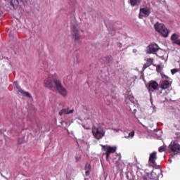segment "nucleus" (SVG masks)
<instances>
[{
  "mask_svg": "<svg viewBox=\"0 0 180 180\" xmlns=\"http://www.w3.org/2000/svg\"><path fill=\"white\" fill-rule=\"evenodd\" d=\"M153 61H154V59L149 58L146 60V63L143 65V70H146V68H148L150 65L153 64Z\"/></svg>",
  "mask_w": 180,
  "mask_h": 180,
  "instance_id": "17",
  "label": "nucleus"
},
{
  "mask_svg": "<svg viewBox=\"0 0 180 180\" xmlns=\"http://www.w3.org/2000/svg\"><path fill=\"white\" fill-rule=\"evenodd\" d=\"M169 148L174 153L171 154L172 157H174L176 154H180V145L179 143L172 142L169 146Z\"/></svg>",
  "mask_w": 180,
  "mask_h": 180,
  "instance_id": "7",
  "label": "nucleus"
},
{
  "mask_svg": "<svg viewBox=\"0 0 180 180\" xmlns=\"http://www.w3.org/2000/svg\"><path fill=\"white\" fill-rule=\"evenodd\" d=\"M56 88L58 92L60 94V95L64 97L67 96L68 92L67 91V89L64 86H63L61 81H59L58 84L56 86Z\"/></svg>",
  "mask_w": 180,
  "mask_h": 180,
  "instance_id": "8",
  "label": "nucleus"
},
{
  "mask_svg": "<svg viewBox=\"0 0 180 180\" xmlns=\"http://www.w3.org/2000/svg\"><path fill=\"white\" fill-rule=\"evenodd\" d=\"M112 130H114V131H115L116 133H117V131H119V129H112Z\"/></svg>",
  "mask_w": 180,
  "mask_h": 180,
  "instance_id": "33",
  "label": "nucleus"
},
{
  "mask_svg": "<svg viewBox=\"0 0 180 180\" xmlns=\"http://www.w3.org/2000/svg\"><path fill=\"white\" fill-rule=\"evenodd\" d=\"M178 37H179L178 36V34H173L171 37V41H176V40H178Z\"/></svg>",
  "mask_w": 180,
  "mask_h": 180,
  "instance_id": "20",
  "label": "nucleus"
},
{
  "mask_svg": "<svg viewBox=\"0 0 180 180\" xmlns=\"http://www.w3.org/2000/svg\"><path fill=\"white\" fill-rule=\"evenodd\" d=\"M117 46L119 47V49H122V47H123V44L120 42H117Z\"/></svg>",
  "mask_w": 180,
  "mask_h": 180,
  "instance_id": "28",
  "label": "nucleus"
},
{
  "mask_svg": "<svg viewBox=\"0 0 180 180\" xmlns=\"http://www.w3.org/2000/svg\"><path fill=\"white\" fill-rule=\"evenodd\" d=\"M158 86H160V85L155 80L150 81L146 85L147 89L150 94L153 92H155V91H158Z\"/></svg>",
  "mask_w": 180,
  "mask_h": 180,
  "instance_id": "5",
  "label": "nucleus"
},
{
  "mask_svg": "<svg viewBox=\"0 0 180 180\" xmlns=\"http://www.w3.org/2000/svg\"><path fill=\"white\" fill-rule=\"evenodd\" d=\"M74 113V109L68 110V109H62L59 111V116H63V115H71Z\"/></svg>",
  "mask_w": 180,
  "mask_h": 180,
  "instance_id": "15",
  "label": "nucleus"
},
{
  "mask_svg": "<svg viewBox=\"0 0 180 180\" xmlns=\"http://www.w3.org/2000/svg\"><path fill=\"white\" fill-rule=\"evenodd\" d=\"M161 70H162V67H161V65H158L156 68V71L158 72H161Z\"/></svg>",
  "mask_w": 180,
  "mask_h": 180,
  "instance_id": "26",
  "label": "nucleus"
},
{
  "mask_svg": "<svg viewBox=\"0 0 180 180\" xmlns=\"http://www.w3.org/2000/svg\"><path fill=\"white\" fill-rule=\"evenodd\" d=\"M85 169H86V175H88V174H89V169H91V165H89V164H86L85 166Z\"/></svg>",
  "mask_w": 180,
  "mask_h": 180,
  "instance_id": "22",
  "label": "nucleus"
},
{
  "mask_svg": "<svg viewBox=\"0 0 180 180\" xmlns=\"http://www.w3.org/2000/svg\"><path fill=\"white\" fill-rule=\"evenodd\" d=\"M25 143V137L20 138L18 139V144H23Z\"/></svg>",
  "mask_w": 180,
  "mask_h": 180,
  "instance_id": "24",
  "label": "nucleus"
},
{
  "mask_svg": "<svg viewBox=\"0 0 180 180\" xmlns=\"http://www.w3.org/2000/svg\"><path fill=\"white\" fill-rule=\"evenodd\" d=\"M5 1H8V0H5Z\"/></svg>",
  "mask_w": 180,
  "mask_h": 180,
  "instance_id": "36",
  "label": "nucleus"
},
{
  "mask_svg": "<svg viewBox=\"0 0 180 180\" xmlns=\"http://www.w3.org/2000/svg\"><path fill=\"white\" fill-rule=\"evenodd\" d=\"M22 4H23V0H11V6L14 9H18Z\"/></svg>",
  "mask_w": 180,
  "mask_h": 180,
  "instance_id": "14",
  "label": "nucleus"
},
{
  "mask_svg": "<svg viewBox=\"0 0 180 180\" xmlns=\"http://www.w3.org/2000/svg\"><path fill=\"white\" fill-rule=\"evenodd\" d=\"M150 13L151 11L148 7L140 8L139 18L140 19H143V18H148Z\"/></svg>",
  "mask_w": 180,
  "mask_h": 180,
  "instance_id": "9",
  "label": "nucleus"
},
{
  "mask_svg": "<svg viewBox=\"0 0 180 180\" xmlns=\"http://www.w3.org/2000/svg\"><path fill=\"white\" fill-rule=\"evenodd\" d=\"M172 84V81L171 80H163L160 84V88L161 89H168Z\"/></svg>",
  "mask_w": 180,
  "mask_h": 180,
  "instance_id": "13",
  "label": "nucleus"
},
{
  "mask_svg": "<svg viewBox=\"0 0 180 180\" xmlns=\"http://www.w3.org/2000/svg\"><path fill=\"white\" fill-rule=\"evenodd\" d=\"M75 160H76L77 162H78V161H79V160H81V156H75Z\"/></svg>",
  "mask_w": 180,
  "mask_h": 180,
  "instance_id": "30",
  "label": "nucleus"
},
{
  "mask_svg": "<svg viewBox=\"0 0 180 180\" xmlns=\"http://www.w3.org/2000/svg\"><path fill=\"white\" fill-rule=\"evenodd\" d=\"M60 79L57 75H50L44 80V86L49 89H56V86L59 82Z\"/></svg>",
  "mask_w": 180,
  "mask_h": 180,
  "instance_id": "2",
  "label": "nucleus"
},
{
  "mask_svg": "<svg viewBox=\"0 0 180 180\" xmlns=\"http://www.w3.org/2000/svg\"><path fill=\"white\" fill-rule=\"evenodd\" d=\"M162 78L164 80H167V81H171V79H169V77L165 75H162Z\"/></svg>",
  "mask_w": 180,
  "mask_h": 180,
  "instance_id": "23",
  "label": "nucleus"
},
{
  "mask_svg": "<svg viewBox=\"0 0 180 180\" xmlns=\"http://www.w3.org/2000/svg\"><path fill=\"white\" fill-rule=\"evenodd\" d=\"M148 47V53L150 54H153V53H156V51H158V50H160V46H158L157 44H151L149 45Z\"/></svg>",
  "mask_w": 180,
  "mask_h": 180,
  "instance_id": "12",
  "label": "nucleus"
},
{
  "mask_svg": "<svg viewBox=\"0 0 180 180\" xmlns=\"http://www.w3.org/2000/svg\"><path fill=\"white\" fill-rule=\"evenodd\" d=\"M143 180H153V179L150 178V176H148V174H146L143 176Z\"/></svg>",
  "mask_w": 180,
  "mask_h": 180,
  "instance_id": "25",
  "label": "nucleus"
},
{
  "mask_svg": "<svg viewBox=\"0 0 180 180\" xmlns=\"http://www.w3.org/2000/svg\"><path fill=\"white\" fill-rule=\"evenodd\" d=\"M174 44H177L178 46H180V39H177L174 41Z\"/></svg>",
  "mask_w": 180,
  "mask_h": 180,
  "instance_id": "29",
  "label": "nucleus"
},
{
  "mask_svg": "<svg viewBox=\"0 0 180 180\" xmlns=\"http://www.w3.org/2000/svg\"><path fill=\"white\" fill-rule=\"evenodd\" d=\"M129 110L131 112V108H129Z\"/></svg>",
  "mask_w": 180,
  "mask_h": 180,
  "instance_id": "34",
  "label": "nucleus"
},
{
  "mask_svg": "<svg viewBox=\"0 0 180 180\" xmlns=\"http://www.w3.org/2000/svg\"><path fill=\"white\" fill-rule=\"evenodd\" d=\"M106 155V161L109 162V157L110 155L105 154Z\"/></svg>",
  "mask_w": 180,
  "mask_h": 180,
  "instance_id": "31",
  "label": "nucleus"
},
{
  "mask_svg": "<svg viewBox=\"0 0 180 180\" xmlns=\"http://www.w3.org/2000/svg\"><path fill=\"white\" fill-rule=\"evenodd\" d=\"M102 148H103L104 151H105V154H108V155H110V154L113 153H116V150H117V148L116 146H110L108 145L103 146L102 145Z\"/></svg>",
  "mask_w": 180,
  "mask_h": 180,
  "instance_id": "10",
  "label": "nucleus"
},
{
  "mask_svg": "<svg viewBox=\"0 0 180 180\" xmlns=\"http://www.w3.org/2000/svg\"><path fill=\"white\" fill-rule=\"evenodd\" d=\"M134 137V131H131L128 136H125L124 139H133Z\"/></svg>",
  "mask_w": 180,
  "mask_h": 180,
  "instance_id": "19",
  "label": "nucleus"
},
{
  "mask_svg": "<svg viewBox=\"0 0 180 180\" xmlns=\"http://www.w3.org/2000/svg\"><path fill=\"white\" fill-rule=\"evenodd\" d=\"M140 2H141V0H130V4L132 6H137V5L140 4Z\"/></svg>",
  "mask_w": 180,
  "mask_h": 180,
  "instance_id": "18",
  "label": "nucleus"
},
{
  "mask_svg": "<svg viewBox=\"0 0 180 180\" xmlns=\"http://www.w3.org/2000/svg\"><path fill=\"white\" fill-rule=\"evenodd\" d=\"M92 134L96 140H101V139L105 137V131L102 127H94L92 128Z\"/></svg>",
  "mask_w": 180,
  "mask_h": 180,
  "instance_id": "4",
  "label": "nucleus"
},
{
  "mask_svg": "<svg viewBox=\"0 0 180 180\" xmlns=\"http://www.w3.org/2000/svg\"><path fill=\"white\" fill-rule=\"evenodd\" d=\"M120 160H122V155L120 153H115L112 157V161L115 164H117Z\"/></svg>",
  "mask_w": 180,
  "mask_h": 180,
  "instance_id": "16",
  "label": "nucleus"
},
{
  "mask_svg": "<svg viewBox=\"0 0 180 180\" xmlns=\"http://www.w3.org/2000/svg\"><path fill=\"white\" fill-rule=\"evenodd\" d=\"M171 72L172 75H174V74H176V72H178V69H172L171 70Z\"/></svg>",
  "mask_w": 180,
  "mask_h": 180,
  "instance_id": "27",
  "label": "nucleus"
},
{
  "mask_svg": "<svg viewBox=\"0 0 180 180\" xmlns=\"http://www.w3.org/2000/svg\"><path fill=\"white\" fill-rule=\"evenodd\" d=\"M137 112V110L134 108L132 111L133 115H136V112Z\"/></svg>",
  "mask_w": 180,
  "mask_h": 180,
  "instance_id": "32",
  "label": "nucleus"
},
{
  "mask_svg": "<svg viewBox=\"0 0 180 180\" xmlns=\"http://www.w3.org/2000/svg\"><path fill=\"white\" fill-rule=\"evenodd\" d=\"M13 85L14 88L17 89V94H18V95H23L24 96H27V98H32V94L22 89V88H20V86H19V84H18V82H14Z\"/></svg>",
  "mask_w": 180,
  "mask_h": 180,
  "instance_id": "6",
  "label": "nucleus"
},
{
  "mask_svg": "<svg viewBox=\"0 0 180 180\" xmlns=\"http://www.w3.org/2000/svg\"><path fill=\"white\" fill-rule=\"evenodd\" d=\"M70 29L72 31V36L74 38L77 44H81V34H79V24L75 20L71 22Z\"/></svg>",
  "mask_w": 180,
  "mask_h": 180,
  "instance_id": "1",
  "label": "nucleus"
},
{
  "mask_svg": "<svg viewBox=\"0 0 180 180\" xmlns=\"http://www.w3.org/2000/svg\"><path fill=\"white\" fill-rule=\"evenodd\" d=\"M165 150H167V146H162L159 148L158 151H159V153H162V152L165 151Z\"/></svg>",
  "mask_w": 180,
  "mask_h": 180,
  "instance_id": "21",
  "label": "nucleus"
},
{
  "mask_svg": "<svg viewBox=\"0 0 180 180\" xmlns=\"http://www.w3.org/2000/svg\"><path fill=\"white\" fill-rule=\"evenodd\" d=\"M154 29L158 33L161 34L163 37H168L169 34V30L167 29V27L161 22H157L154 25Z\"/></svg>",
  "mask_w": 180,
  "mask_h": 180,
  "instance_id": "3",
  "label": "nucleus"
},
{
  "mask_svg": "<svg viewBox=\"0 0 180 180\" xmlns=\"http://www.w3.org/2000/svg\"><path fill=\"white\" fill-rule=\"evenodd\" d=\"M83 127L85 129V126L83 125Z\"/></svg>",
  "mask_w": 180,
  "mask_h": 180,
  "instance_id": "35",
  "label": "nucleus"
},
{
  "mask_svg": "<svg viewBox=\"0 0 180 180\" xmlns=\"http://www.w3.org/2000/svg\"><path fill=\"white\" fill-rule=\"evenodd\" d=\"M155 160H157V152H153L149 156L148 164L150 167L155 165Z\"/></svg>",
  "mask_w": 180,
  "mask_h": 180,
  "instance_id": "11",
  "label": "nucleus"
}]
</instances>
